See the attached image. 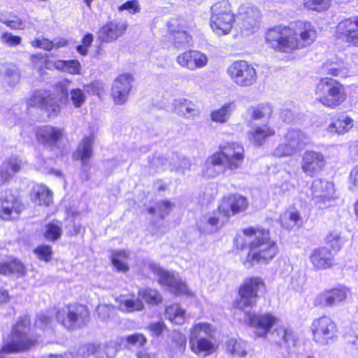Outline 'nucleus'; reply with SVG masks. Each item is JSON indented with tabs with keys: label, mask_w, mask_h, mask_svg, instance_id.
<instances>
[{
	"label": "nucleus",
	"mask_w": 358,
	"mask_h": 358,
	"mask_svg": "<svg viewBox=\"0 0 358 358\" xmlns=\"http://www.w3.org/2000/svg\"><path fill=\"white\" fill-rule=\"evenodd\" d=\"M317 38L315 27L308 22H298L296 28L276 26L268 30L266 44L275 50L290 52L311 45Z\"/></svg>",
	"instance_id": "nucleus-1"
},
{
	"label": "nucleus",
	"mask_w": 358,
	"mask_h": 358,
	"mask_svg": "<svg viewBox=\"0 0 358 358\" xmlns=\"http://www.w3.org/2000/svg\"><path fill=\"white\" fill-rule=\"evenodd\" d=\"M244 159V149L238 143H225L220 150L210 156L205 162L203 174L207 178H215L221 173L238 169Z\"/></svg>",
	"instance_id": "nucleus-2"
},
{
	"label": "nucleus",
	"mask_w": 358,
	"mask_h": 358,
	"mask_svg": "<svg viewBox=\"0 0 358 358\" xmlns=\"http://www.w3.org/2000/svg\"><path fill=\"white\" fill-rule=\"evenodd\" d=\"M247 237L250 252L248 254L245 264L248 266L255 263L266 264L277 253V245L271 240L269 232L262 229L248 228L243 230Z\"/></svg>",
	"instance_id": "nucleus-3"
},
{
	"label": "nucleus",
	"mask_w": 358,
	"mask_h": 358,
	"mask_svg": "<svg viewBox=\"0 0 358 358\" xmlns=\"http://www.w3.org/2000/svg\"><path fill=\"white\" fill-rule=\"evenodd\" d=\"M69 83L70 81L66 79L59 82L56 85L58 94L45 90H36L27 99V106L44 110L48 117L57 116L61 112L62 106L68 102Z\"/></svg>",
	"instance_id": "nucleus-4"
},
{
	"label": "nucleus",
	"mask_w": 358,
	"mask_h": 358,
	"mask_svg": "<svg viewBox=\"0 0 358 358\" xmlns=\"http://www.w3.org/2000/svg\"><path fill=\"white\" fill-rule=\"evenodd\" d=\"M315 93L321 103L331 108L342 104L347 96L344 86L338 80L329 78L320 80Z\"/></svg>",
	"instance_id": "nucleus-5"
},
{
	"label": "nucleus",
	"mask_w": 358,
	"mask_h": 358,
	"mask_svg": "<svg viewBox=\"0 0 358 358\" xmlns=\"http://www.w3.org/2000/svg\"><path fill=\"white\" fill-rule=\"evenodd\" d=\"M29 331V320L27 317H20L9 339L0 350V358L2 355L15 353L29 350L35 343L28 335Z\"/></svg>",
	"instance_id": "nucleus-6"
},
{
	"label": "nucleus",
	"mask_w": 358,
	"mask_h": 358,
	"mask_svg": "<svg viewBox=\"0 0 358 358\" xmlns=\"http://www.w3.org/2000/svg\"><path fill=\"white\" fill-rule=\"evenodd\" d=\"M213 329L208 323H198L190 329L189 348L195 355L208 356L215 350V344L212 341Z\"/></svg>",
	"instance_id": "nucleus-7"
},
{
	"label": "nucleus",
	"mask_w": 358,
	"mask_h": 358,
	"mask_svg": "<svg viewBox=\"0 0 358 358\" xmlns=\"http://www.w3.org/2000/svg\"><path fill=\"white\" fill-rule=\"evenodd\" d=\"M210 27L217 35H225L231 31L234 22V15L227 0L214 3L210 8Z\"/></svg>",
	"instance_id": "nucleus-8"
},
{
	"label": "nucleus",
	"mask_w": 358,
	"mask_h": 358,
	"mask_svg": "<svg viewBox=\"0 0 358 358\" xmlns=\"http://www.w3.org/2000/svg\"><path fill=\"white\" fill-rule=\"evenodd\" d=\"M56 318L65 329L75 330L87 324L90 313L86 306L75 303L59 310L56 313Z\"/></svg>",
	"instance_id": "nucleus-9"
},
{
	"label": "nucleus",
	"mask_w": 358,
	"mask_h": 358,
	"mask_svg": "<svg viewBox=\"0 0 358 358\" xmlns=\"http://www.w3.org/2000/svg\"><path fill=\"white\" fill-rule=\"evenodd\" d=\"M227 72L231 80L241 87L250 86L257 80L255 69L244 60L233 62L227 68Z\"/></svg>",
	"instance_id": "nucleus-10"
},
{
	"label": "nucleus",
	"mask_w": 358,
	"mask_h": 358,
	"mask_svg": "<svg viewBox=\"0 0 358 358\" xmlns=\"http://www.w3.org/2000/svg\"><path fill=\"white\" fill-rule=\"evenodd\" d=\"M313 339L322 345H327L336 338L338 328L336 322L328 316L315 319L312 324Z\"/></svg>",
	"instance_id": "nucleus-11"
},
{
	"label": "nucleus",
	"mask_w": 358,
	"mask_h": 358,
	"mask_svg": "<svg viewBox=\"0 0 358 358\" xmlns=\"http://www.w3.org/2000/svg\"><path fill=\"white\" fill-rule=\"evenodd\" d=\"M244 315L245 322L254 329V333L258 337H266L278 322V318L271 313L256 315L245 311Z\"/></svg>",
	"instance_id": "nucleus-12"
},
{
	"label": "nucleus",
	"mask_w": 358,
	"mask_h": 358,
	"mask_svg": "<svg viewBox=\"0 0 358 358\" xmlns=\"http://www.w3.org/2000/svg\"><path fill=\"white\" fill-rule=\"evenodd\" d=\"M263 286L264 282L259 278H246L239 289L240 298L236 302V307L240 310L252 307L256 302L257 291Z\"/></svg>",
	"instance_id": "nucleus-13"
},
{
	"label": "nucleus",
	"mask_w": 358,
	"mask_h": 358,
	"mask_svg": "<svg viewBox=\"0 0 358 358\" xmlns=\"http://www.w3.org/2000/svg\"><path fill=\"white\" fill-rule=\"evenodd\" d=\"M334 194L333 183L321 179L313 180L311 185V196L319 208H324L330 206L335 198Z\"/></svg>",
	"instance_id": "nucleus-14"
},
{
	"label": "nucleus",
	"mask_w": 358,
	"mask_h": 358,
	"mask_svg": "<svg viewBox=\"0 0 358 358\" xmlns=\"http://www.w3.org/2000/svg\"><path fill=\"white\" fill-rule=\"evenodd\" d=\"M192 28V23H187L183 18L172 19L169 22V30L173 35L176 48H182L192 45V37L188 32Z\"/></svg>",
	"instance_id": "nucleus-15"
},
{
	"label": "nucleus",
	"mask_w": 358,
	"mask_h": 358,
	"mask_svg": "<svg viewBox=\"0 0 358 358\" xmlns=\"http://www.w3.org/2000/svg\"><path fill=\"white\" fill-rule=\"evenodd\" d=\"M241 27L245 34L254 32L258 27L261 13L258 8L250 3L241 5L237 14Z\"/></svg>",
	"instance_id": "nucleus-16"
},
{
	"label": "nucleus",
	"mask_w": 358,
	"mask_h": 358,
	"mask_svg": "<svg viewBox=\"0 0 358 358\" xmlns=\"http://www.w3.org/2000/svg\"><path fill=\"white\" fill-rule=\"evenodd\" d=\"M134 80L133 76L127 73L119 76L114 80L110 95L116 105H123L127 101Z\"/></svg>",
	"instance_id": "nucleus-17"
},
{
	"label": "nucleus",
	"mask_w": 358,
	"mask_h": 358,
	"mask_svg": "<svg viewBox=\"0 0 358 358\" xmlns=\"http://www.w3.org/2000/svg\"><path fill=\"white\" fill-rule=\"evenodd\" d=\"M350 294L348 288L344 286L329 289L318 294L315 299V305L322 308L334 307L344 302Z\"/></svg>",
	"instance_id": "nucleus-18"
},
{
	"label": "nucleus",
	"mask_w": 358,
	"mask_h": 358,
	"mask_svg": "<svg viewBox=\"0 0 358 358\" xmlns=\"http://www.w3.org/2000/svg\"><path fill=\"white\" fill-rule=\"evenodd\" d=\"M325 164L324 156L320 152L306 150L302 155L301 170L308 176H315L323 169Z\"/></svg>",
	"instance_id": "nucleus-19"
},
{
	"label": "nucleus",
	"mask_w": 358,
	"mask_h": 358,
	"mask_svg": "<svg viewBox=\"0 0 358 358\" xmlns=\"http://www.w3.org/2000/svg\"><path fill=\"white\" fill-rule=\"evenodd\" d=\"M176 62L181 67L196 71L207 66L208 57L201 51L189 50L179 54L176 57Z\"/></svg>",
	"instance_id": "nucleus-20"
},
{
	"label": "nucleus",
	"mask_w": 358,
	"mask_h": 358,
	"mask_svg": "<svg viewBox=\"0 0 358 358\" xmlns=\"http://www.w3.org/2000/svg\"><path fill=\"white\" fill-rule=\"evenodd\" d=\"M152 269L158 276L159 282L168 287L172 292L176 294H187L189 293L186 285L170 272L157 265H152Z\"/></svg>",
	"instance_id": "nucleus-21"
},
{
	"label": "nucleus",
	"mask_w": 358,
	"mask_h": 358,
	"mask_svg": "<svg viewBox=\"0 0 358 358\" xmlns=\"http://www.w3.org/2000/svg\"><path fill=\"white\" fill-rule=\"evenodd\" d=\"M336 36L358 45V17L348 18L340 22L336 27Z\"/></svg>",
	"instance_id": "nucleus-22"
},
{
	"label": "nucleus",
	"mask_w": 358,
	"mask_h": 358,
	"mask_svg": "<svg viewBox=\"0 0 358 358\" xmlns=\"http://www.w3.org/2000/svg\"><path fill=\"white\" fill-rule=\"evenodd\" d=\"M127 28V24L124 22H110L100 29L99 38L102 42L114 41L125 32Z\"/></svg>",
	"instance_id": "nucleus-23"
},
{
	"label": "nucleus",
	"mask_w": 358,
	"mask_h": 358,
	"mask_svg": "<svg viewBox=\"0 0 358 358\" xmlns=\"http://www.w3.org/2000/svg\"><path fill=\"white\" fill-rule=\"evenodd\" d=\"M310 261L315 268L326 269L334 264V257L328 248L322 247L313 252Z\"/></svg>",
	"instance_id": "nucleus-24"
},
{
	"label": "nucleus",
	"mask_w": 358,
	"mask_h": 358,
	"mask_svg": "<svg viewBox=\"0 0 358 358\" xmlns=\"http://www.w3.org/2000/svg\"><path fill=\"white\" fill-rule=\"evenodd\" d=\"M22 210V205L12 194L2 197L0 201V217L4 220L15 217Z\"/></svg>",
	"instance_id": "nucleus-25"
},
{
	"label": "nucleus",
	"mask_w": 358,
	"mask_h": 358,
	"mask_svg": "<svg viewBox=\"0 0 358 358\" xmlns=\"http://www.w3.org/2000/svg\"><path fill=\"white\" fill-rule=\"evenodd\" d=\"M62 135V129L49 125L41 127L36 131L38 141L48 146L56 145Z\"/></svg>",
	"instance_id": "nucleus-26"
},
{
	"label": "nucleus",
	"mask_w": 358,
	"mask_h": 358,
	"mask_svg": "<svg viewBox=\"0 0 358 358\" xmlns=\"http://www.w3.org/2000/svg\"><path fill=\"white\" fill-rule=\"evenodd\" d=\"M23 165L22 160L17 156H12L3 161L0 166V178L2 179V184H5L6 182L13 178Z\"/></svg>",
	"instance_id": "nucleus-27"
},
{
	"label": "nucleus",
	"mask_w": 358,
	"mask_h": 358,
	"mask_svg": "<svg viewBox=\"0 0 358 358\" xmlns=\"http://www.w3.org/2000/svg\"><path fill=\"white\" fill-rule=\"evenodd\" d=\"M275 134V131L273 128L267 124H263L254 127L252 129L248 132V137L250 142L255 145L261 146L264 144L268 138Z\"/></svg>",
	"instance_id": "nucleus-28"
},
{
	"label": "nucleus",
	"mask_w": 358,
	"mask_h": 358,
	"mask_svg": "<svg viewBox=\"0 0 358 358\" xmlns=\"http://www.w3.org/2000/svg\"><path fill=\"white\" fill-rule=\"evenodd\" d=\"M227 221L218 213H213L209 215L203 217L198 222L199 230L206 234H212L215 232Z\"/></svg>",
	"instance_id": "nucleus-29"
},
{
	"label": "nucleus",
	"mask_w": 358,
	"mask_h": 358,
	"mask_svg": "<svg viewBox=\"0 0 358 358\" xmlns=\"http://www.w3.org/2000/svg\"><path fill=\"white\" fill-rule=\"evenodd\" d=\"M94 143V138L93 135L85 136L79 143L74 154L75 157L81 161L83 166L87 165L88 160L92 156Z\"/></svg>",
	"instance_id": "nucleus-30"
},
{
	"label": "nucleus",
	"mask_w": 358,
	"mask_h": 358,
	"mask_svg": "<svg viewBox=\"0 0 358 358\" xmlns=\"http://www.w3.org/2000/svg\"><path fill=\"white\" fill-rule=\"evenodd\" d=\"M354 125L353 120L345 115H341L331 122L327 131L331 134H343L349 131Z\"/></svg>",
	"instance_id": "nucleus-31"
},
{
	"label": "nucleus",
	"mask_w": 358,
	"mask_h": 358,
	"mask_svg": "<svg viewBox=\"0 0 358 358\" xmlns=\"http://www.w3.org/2000/svg\"><path fill=\"white\" fill-rule=\"evenodd\" d=\"M175 108L177 113L186 118L194 119L200 114L198 106L192 101L187 99H179L176 101Z\"/></svg>",
	"instance_id": "nucleus-32"
},
{
	"label": "nucleus",
	"mask_w": 358,
	"mask_h": 358,
	"mask_svg": "<svg viewBox=\"0 0 358 358\" xmlns=\"http://www.w3.org/2000/svg\"><path fill=\"white\" fill-rule=\"evenodd\" d=\"M274 341L280 345L287 347L295 345V336L293 331L283 326L278 327L271 334Z\"/></svg>",
	"instance_id": "nucleus-33"
},
{
	"label": "nucleus",
	"mask_w": 358,
	"mask_h": 358,
	"mask_svg": "<svg viewBox=\"0 0 358 358\" xmlns=\"http://www.w3.org/2000/svg\"><path fill=\"white\" fill-rule=\"evenodd\" d=\"M30 195L31 201L37 205L49 206L52 201L51 192L41 184L33 187Z\"/></svg>",
	"instance_id": "nucleus-34"
},
{
	"label": "nucleus",
	"mask_w": 358,
	"mask_h": 358,
	"mask_svg": "<svg viewBox=\"0 0 358 358\" xmlns=\"http://www.w3.org/2000/svg\"><path fill=\"white\" fill-rule=\"evenodd\" d=\"M280 222L285 229H293L299 228L303 224V219L299 212L294 209H289L285 211L280 217Z\"/></svg>",
	"instance_id": "nucleus-35"
},
{
	"label": "nucleus",
	"mask_w": 358,
	"mask_h": 358,
	"mask_svg": "<svg viewBox=\"0 0 358 358\" xmlns=\"http://www.w3.org/2000/svg\"><path fill=\"white\" fill-rule=\"evenodd\" d=\"M235 108L236 104L234 101L225 103L221 107L211 112V120L216 123H225L229 120Z\"/></svg>",
	"instance_id": "nucleus-36"
},
{
	"label": "nucleus",
	"mask_w": 358,
	"mask_h": 358,
	"mask_svg": "<svg viewBox=\"0 0 358 358\" xmlns=\"http://www.w3.org/2000/svg\"><path fill=\"white\" fill-rule=\"evenodd\" d=\"M26 269L24 264L16 259H11L7 262H0V274H16L22 276L25 274Z\"/></svg>",
	"instance_id": "nucleus-37"
},
{
	"label": "nucleus",
	"mask_w": 358,
	"mask_h": 358,
	"mask_svg": "<svg viewBox=\"0 0 358 358\" xmlns=\"http://www.w3.org/2000/svg\"><path fill=\"white\" fill-rule=\"evenodd\" d=\"M283 140L287 142L296 151L303 147L308 142L307 136L300 130L289 129L283 137Z\"/></svg>",
	"instance_id": "nucleus-38"
},
{
	"label": "nucleus",
	"mask_w": 358,
	"mask_h": 358,
	"mask_svg": "<svg viewBox=\"0 0 358 358\" xmlns=\"http://www.w3.org/2000/svg\"><path fill=\"white\" fill-rule=\"evenodd\" d=\"M0 71L3 73L4 81L10 87H14L20 80V73L15 65L13 64H3Z\"/></svg>",
	"instance_id": "nucleus-39"
},
{
	"label": "nucleus",
	"mask_w": 358,
	"mask_h": 358,
	"mask_svg": "<svg viewBox=\"0 0 358 358\" xmlns=\"http://www.w3.org/2000/svg\"><path fill=\"white\" fill-rule=\"evenodd\" d=\"M119 308L122 311L130 313L143 310L144 305L139 296L131 295L122 297L120 300Z\"/></svg>",
	"instance_id": "nucleus-40"
},
{
	"label": "nucleus",
	"mask_w": 358,
	"mask_h": 358,
	"mask_svg": "<svg viewBox=\"0 0 358 358\" xmlns=\"http://www.w3.org/2000/svg\"><path fill=\"white\" fill-rule=\"evenodd\" d=\"M130 252L128 250H116L112 253V264L118 271L126 272L129 270L127 260Z\"/></svg>",
	"instance_id": "nucleus-41"
},
{
	"label": "nucleus",
	"mask_w": 358,
	"mask_h": 358,
	"mask_svg": "<svg viewBox=\"0 0 358 358\" xmlns=\"http://www.w3.org/2000/svg\"><path fill=\"white\" fill-rule=\"evenodd\" d=\"M185 311L180 308L179 304L174 303L166 308L165 317L172 323L182 324L185 321Z\"/></svg>",
	"instance_id": "nucleus-42"
},
{
	"label": "nucleus",
	"mask_w": 358,
	"mask_h": 358,
	"mask_svg": "<svg viewBox=\"0 0 358 358\" xmlns=\"http://www.w3.org/2000/svg\"><path fill=\"white\" fill-rule=\"evenodd\" d=\"M227 351L234 357H245L247 355V343L241 339H229L227 343Z\"/></svg>",
	"instance_id": "nucleus-43"
},
{
	"label": "nucleus",
	"mask_w": 358,
	"mask_h": 358,
	"mask_svg": "<svg viewBox=\"0 0 358 358\" xmlns=\"http://www.w3.org/2000/svg\"><path fill=\"white\" fill-rule=\"evenodd\" d=\"M54 66L58 70L66 71L71 74H80L81 69L80 63L76 59H59L54 62Z\"/></svg>",
	"instance_id": "nucleus-44"
},
{
	"label": "nucleus",
	"mask_w": 358,
	"mask_h": 358,
	"mask_svg": "<svg viewBox=\"0 0 358 358\" xmlns=\"http://www.w3.org/2000/svg\"><path fill=\"white\" fill-rule=\"evenodd\" d=\"M62 234V224L59 222H52L45 227L43 236L50 241L58 240Z\"/></svg>",
	"instance_id": "nucleus-45"
},
{
	"label": "nucleus",
	"mask_w": 358,
	"mask_h": 358,
	"mask_svg": "<svg viewBox=\"0 0 358 358\" xmlns=\"http://www.w3.org/2000/svg\"><path fill=\"white\" fill-rule=\"evenodd\" d=\"M326 243L332 250L338 252L346 243V239L341 235V233L333 231L329 233L326 237Z\"/></svg>",
	"instance_id": "nucleus-46"
},
{
	"label": "nucleus",
	"mask_w": 358,
	"mask_h": 358,
	"mask_svg": "<svg viewBox=\"0 0 358 358\" xmlns=\"http://www.w3.org/2000/svg\"><path fill=\"white\" fill-rule=\"evenodd\" d=\"M138 296L147 303L156 305L162 302V298L160 294L155 289H145L138 291Z\"/></svg>",
	"instance_id": "nucleus-47"
},
{
	"label": "nucleus",
	"mask_w": 358,
	"mask_h": 358,
	"mask_svg": "<svg viewBox=\"0 0 358 358\" xmlns=\"http://www.w3.org/2000/svg\"><path fill=\"white\" fill-rule=\"evenodd\" d=\"M273 113V106L268 103H263L252 108V117L255 120L269 118Z\"/></svg>",
	"instance_id": "nucleus-48"
},
{
	"label": "nucleus",
	"mask_w": 358,
	"mask_h": 358,
	"mask_svg": "<svg viewBox=\"0 0 358 358\" xmlns=\"http://www.w3.org/2000/svg\"><path fill=\"white\" fill-rule=\"evenodd\" d=\"M173 207V204L169 201H162L157 203L155 207L150 208L148 211L151 214H157L161 218H164L170 213Z\"/></svg>",
	"instance_id": "nucleus-49"
},
{
	"label": "nucleus",
	"mask_w": 358,
	"mask_h": 358,
	"mask_svg": "<svg viewBox=\"0 0 358 358\" xmlns=\"http://www.w3.org/2000/svg\"><path fill=\"white\" fill-rule=\"evenodd\" d=\"M219 214L221 215L226 221L231 216L236 214L235 210H234L233 203L230 199L229 196L224 197L218 207Z\"/></svg>",
	"instance_id": "nucleus-50"
},
{
	"label": "nucleus",
	"mask_w": 358,
	"mask_h": 358,
	"mask_svg": "<svg viewBox=\"0 0 358 358\" xmlns=\"http://www.w3.org/2000/svg\"><path fill=\"white\" fill-rule=\"evenodd\" d=\"M86 99L85 92L80 88L72 89L69 92V100L76 108H80L85 103Z\"/></svg>",
	"instance_id": "nucleus-51"
},
{
	"label": "nucleus",
	"mask_w": 358,
	"mask_h": 358,
	"mask_svg": "<svg viewBox=\"0 0 358 358\" xmlns=\"http://www.w3.org/2000/svg\"><path fill=\"white\" fill-rule=\"evenodd\" d=\"M330 0H303L306 8L313 10L324 11L330 6Z\"/></svg>",
	"instance_id": "nucleus-52"
},
{
	"label": "nucleus",
	"mask_w": 358,
	"mask_h": 358,
	"mask_svg": "<svg viewBox=\"0 0 358 358\" xmlns=\"http://www.w3.org/2000/svg\"><path fill=\"white\" fill-rule=\"evenodd\" d=\"M229 197L236 214L242 213L247 209L248 201L245 197L237 194L229 195Z\"/></svg>",
	"instance_id": "nucleus-53"
},
{
	"label": "nucleus",
	"mask_w": 358,
	"mask_h": 358,
	"mask_svg": "<svg viewBox=\"0 0 358 358\" xmlns=\"http://www.w3.org/2000/svg\"><path fill=\"white\" fill-rule=\"evenodd\" d=\"M297 151L287 142L280 143L273 150V155L278 157H289Z\"/></svg>",
	"instance_id": "nucleus-54"
},
{
	"label": "nucleus",
	"mask_w": 358,
	"mask_h": 358,
	"mask_svg": "<svg viewBox=\"0 0 358 358\" xmlns=\"http://www.w3.org/2000/svg\"><path fill=\"white\" fill-rule=\"evenodd\" d=\"M34 253L36 255L39 259L46 262L50 261L52 259V248L49 245H41L38 246L36 248H35Z\"/></svg>",
	"instance_id": "nucleus-55"
},
{
	"label": "nucleus",
	"mask_w": 358,
	"mask_h": 358,
	"mask_svg": "<svg viewBox=\"0 0 358 358\" xmlns=\"http://www.w3.org/2000/svg\"><path fill=\"white\" fill-rule=\"evenodd\" d=\"M324 71L327 74L331 75L336 77H346L347 71L345 68L340 67L337 64H325L324 66Z\"/></svg>",
	"instance_id": "nucleus-56"
},
{
	"label": "nucleus",
	"mask_w": 358,
	"mask_h": 358,
	"mask_svg": "<svg viewBox=\"0 0 358 358\" xmlns=\"http://www.w3.org/2000/svg\"><path fill=\"white\" fill-rule=\"evenodd\" d=\"M94 40L93 35L92 34H85L82 39V44L76 47L78 52L82 55H87L88 50L91 46Z\"/></svg>",
	"instance_id": "nucleus-57"
},
{
	"label": "nucleus",
	"mask_w": 358,
	"mask_h": 358,
	"mask_svg": "<svg viewBox=\"0 0 358 358\" xmlns=\"http://www.w3.org/2000/svg\"><path fill=\"white\" fill-rule=\"evenodd\" d=\"M127 342L136 347H143L147 343L145 336L142 334H134L126 338Z\"/></svg>",
	"instance_id": "nucleus-58"
},
{
	"label": "nucleus",
	"mask_w": 358,
	"mask_h": 358,
	"mask_svg": "<svg viewBox=\"0 0 358 358\" xmlns=\"http://www.w3.org/2000/svg\"><path fill=\"white\" fill-rule=\"evenodd\" d=\"M172 340L176 343L180 352H184L186 348L187 340L184 334L179 331H173L171 335Z\"/></svg>",
	"instance_id": "nucleus-59"
},
{
	"label": "nucleus",
	"mask_w": 358,
	"mask_h": 358,
	"mask_svg": "<svg viewBox=\"0 0 358 358\" xmlns=\"http://www.w3.org/2000/svg\"><path fill=\"white\" fill-rule=\"evenodd\" d=\"M113 309V307L110 305L101 304L98 306L96 311L101 320H106L110 317Z\"/></svg>",
	"instance_id": "nucleus-60"
},
{
	"label": "nucleus",
	"mask_w": 358,
	"mask_h": 358,
	"mask_svg": "<svg viewBox=\"0 0 358 358\" xmlns=\"http://www.w3.org/2000/svg\"><path fill=\"white\" fill-rule=\"evenodd\" d=\"M1 39L3 43L7 44L8 46H16L21 43V38L17 36H14L10 33H3L1 35Z\"/></svg>",
	"instance_id": "nucleus-61"
},
{
	"label": "nucleus",
	"mask_w": 358,
	"mask_h": 358,
	"mask_svg": "<svg viewBox=\"0 0 358 358\" xmlns=\"http://www.w3.org/2000/svg\"><path fill=\"white\" fill-rule=\"evenodd\" d=\"M34 47L42 48L45 50H50L54 48V43L47 38L36 39L31 41Z\"/></svg>",
	"instance_id": "nucleus-62"
},
{
	"label": "nucleus",
	"mask_w": 358,
	"mask_h": 358,
	"mask_svg": "<svg viewBox=\"0 0 358 358\" xmlns=\"http://www.w3.org/2000/svg\"><path fill=\"white\" fill-rule=\"evenodd\" d=\"M166 326L163 322H153L149 324L148 329L150 331L151 334L153 336H159L164 330L165 329Z\"/></svg>",
	"instance_id": "nucleus-63"
},
{
	"label": "nucleus",
	"mask_w": 358,
	"mask_h": 358,
	"mask_svg": "<svg viewBox=\"0 0 358 358\" xmlns=\"http://www.w3.org/2000/svg\"><path fill=\"white\" fill-rule=\"evenodd\" d=\"M350 189L358 192V166H355L350 172Z\"/></svg>",
	"instance_id": "nucleus-64"
}]
</instances>
